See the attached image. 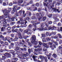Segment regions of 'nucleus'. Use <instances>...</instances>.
Instances as JSON below:
<instances>
[{"mask_svg":"<svg viewBox=\"0 0 62 62\" xmlns=\"http://www.w3.org/2000/svg\"><path fill=\"white\" fill-rule=\"evenodd\" d=\"M5 31V29L3 27H2L1 28V32H3V31Z\"/></svg>","mask_w":62,"mask_h":62,"instance_id":"obj_21","label":"nucleus"},{"mask_svg":"<svg viewBox=\"0 0 62 62\" xmlns=\"http://www.w3.org/2000/svg\"><path fill=\"white\" fill-rule=\"evenodd\" d=\"M18 37L20 39H23V37L22 36V34L21 33H19Z\"/></svg>","mask_w":62,"mask_h":62,"instance_id":"obj_13","label":"nucleus"},{"mask_svg":"<svg viewBox=\"0 0 62 62\" xmlns=\"http://www.w3.org/2000/svg\"><path fill=\"white\" fill-rule=\"evenodd\" d=\"M48 44L49 45H50L51 46H52V44H53V43L52 42H49L48 43Z\"/></svg>","mask_w":62,"mask_h":62,"instance_id":"obj_29","label":"nucleus"},{"mask_svg":"<svg viewBox=\"0 0 62 62\" xmlns=\"http://www.w3.org/2000/svg\"><path fill=\"white\" fill-rule=\"evenodd\" d=\"M10 11H10L9 9H8V10L7 9H5L3 11L4 14L5 16V18H8V17L9 19L10 20H12L13 21H14V18H11L9 16L8 13H10Z\"/></svg>","mask_w":62,"mask_h":62,"instance_id":"obj_1","label":"nucleus"},{"mask_svg":"<svg viewBox=\"0 0 62 62\" xmlns=\"http://www.w3.org/2000/svg\"><path fill=\"white\" fill-rule=\"evenodd\" d=\"M34 51L35 52H38V51H39V48L35 49Z\"/></svg>","mask_w":62,"mask_h":62,"instance_id":"obj_28","label":"nucleus"},{"mask_svg":"<svg viewBox=\"0 0 62 62\" xmlns=\"http://www.w3.org/2000/svg\"><path fill=\"white\" fill-rule=\"evenodd\" d=\"M19 13L21 15L22 14V10H21L19 11Z\"/></svg>","mask_w":62,"mask_h":62,"instance_id":"obj_55","label":"nucleus"},{"mask_svg":"<svg viewBox=\"0 0 62 62\" xmlns=\"http://www.w3.org/2000/svg\"><path fill=\"white\" fill-rule=\"evenodd\" d=\"M5 16H4L2 15V16H0V20H1V19H4L5 17V16Z\"/></svg>","mask_w":62,"mask_h":62,"instance_id":"obj_18","label":"nucleus"},{"mask_svg":"<svg viewBox=\"0 0 62 62\" xmlns=\"http://www.w3.org/2000/svg\"><path fill=\"white\" fill-rule=\"evenodd\" d=\"M31 31V30H27L26 29L24 31V33H27L29 31Z\"/></svg>","mask_w":62,"mask_h":62,"instance_id":"obj_15","label":"nucleus"},{"mask_svg":"<svg viewBox=\"0 0 62 62\" xmlns=\"http://www.w3.org/2000/svg\"><path fill=\"white\" fill-rule=\"evenodd\" d=\"M42 41L43 42H45L46 41V40H45V38H43L42 39Z\"/></svg>","mask_w":62,"mask_h":62,"instance_id":"obj_56","label":"nucleus"},{"mask_svg":"<svg viewBox=\"0 0 62 62\" xmlns=\"http://www.w3.org/2000/svg\"><path fill=\"white\" fill-rule=\"evenodd\" d=\"M10 52V53H11L12 54L14 52V51L13 50H9Z\"/></svg>","mask_w":62,"mask_h":62,"instance_id":"obj_43","label":"nucleus"},{"mask_svg":"<svg viewBox=\"0 0 62 62\" xmlns=\"http://www.w3.org/2000/svg\"><path fill=\"white\" fill-rule=\"evenodd\" d=\"M36 19H38V21H40L41 18H42V17H43L44 15L43 14L40 13V14L39 13H37L36 14Z\"/></svg>","mask_w":62,"mask_h":62,"instance_id":"obj_3","label":"nucleus"},{"mask_svg":"<svg viewBox=\"0 0 62 62\" xmlns=\"http://www.w3.org/2000/svg\"><path fill=\"white\" fill-rule=\"evenodd\" d=\"M13 3L14 4H15L17 3V2H16V0H14V2H13Z\"/></svg>","mask_w":62,"mask_h":62,"instance_id":"obj_48","label":"nucleus"},{"mask_svg":"<svg viewBox=\"0 0 62 62\" xmlns=\"http://www.w3.org/2000/svg\"><path fill=\"white\" fill-rule=\"evenodd\" d=\"M12 46H9V49H11L12 48Z\"/></svg>","mask_w":62,"mask_h":62,"instance_id":"obj_58","label":"nucleus"},{"mask_svg":"<svg viewBox=\"0 0 62 62\" xmlns=\"http://www.w3.org/2000/svg\"><path fill=\"white\" fill-rule=\"evenodd\" d=\"M58 35L59 37V38H60V39H61L62 38V36L61 35H60V34H58Z\"/></svg>","mask_w":62,"mask_h":62,"instance_id":"obj_36","label":"nucleus"},{"mask_svg":"<svg viewBox=\"0 0 62 62\" xmlns=\"http://www.w3.org/2000/svg\"><path fill=\"white\" fill-rule=\"evenodd\" d=\"M12 54H13V55L14 56H13V57H15V53H14V51Z\"/></svg>","mask_w":62,"mask_h":62,"instance_id":"obj_34","label":"nucleus"},{"mask_svg":"<svg viewBox=\"0 0 62 62\" xmlns=\"http://www.w3.org/2000/svg\"><path fill=\"white\" fill-rule=\"evenodd\" d=\"M3 23L4 24L3 25V27L5 28L7 26L6 24V20H4V21L3 22Z\"/></svg>","mask_w":62,"mask_h":62,"instance_id":"obj_10","label":"nucleus"},{"mask_svg":"<svg viewBox=\"0 0 62 62\" xmlns=\"http://www.w3.org/2000/svg\"><path fill=\"white\" fill-rule=\"evenodd\" d=\"M46 19V17H44L43 18V21H45Z\"/></svg>","mask_w":62,"mask_h":62,"instance_id":"obj_50","label":"nucleus"},{"mask_svg":"<svg viewBox=\"0 0 62 62\" xmlns=\"http://www.w3.org/2000/svg\"><path fill=\"white\" fill-rule=\"evenodd\" d=\"M52 56L55 58L56 57H57V55L55 53H54L52 55Z\"/></svg>","mask_w":62,"mask_h":62,"instance_id":"obj_17","label":"nucleus"},{"mask_svg":"<svg viewBox=\"0 0 62 62\" xmlns=\"http://www.w3.org/2000/svg\"><path fill=\"white\" fill-rule=\"evenodd\" d=\"M45 24V23H42L41 24V28H39V30H44V29H43V27H44V25Z\"/></svg>","mask_w":62,"mask_h":62,"instance_id":"obj_4","label":"nucleus"},{"mask_svg":"<svg viewBox=\"0 0 62 62\" xmlns=\"http://www.w3.org/2000/svg\"><path fill=\"white\" fill-rule=\"evenodd\" d=\"M60 4V2H57L56 3L55 5L56 6H59V5Z\"/></svg>","mask_w":62,"mask_h":62,"instance_id":"obj_27","label":"nucleus"},{"mask_svg":"<svg viewBox=\"0 0 62 62\" xmlns=\"http://www.w3.org/2000/svg\"><path fill=\"white\" fill-rule=\"evenodd\" d=\"M46 40L49 41L51 40V38H46Z\"/></svg>","mask_w":62,"mask_h":62,"instance_id":"obj_25","label":"nucleus"},{"mask_svg":"<svg viewBox=\"0 0 62 62\" xmlns=\"http://www.w3.org/2000/svg\"><path fill=\"white\" fill-rule=\"evenodd\" d=\"M30 32H29L27 33L28 35H31L32 34V31H31V30Z\"/></svg>","mask_w":62,"mask_h":62,"instance_id":"obj_31","label":"nucleus"},{"mask_svg":"<svg viewBox=\"0 0 62 62\" xmlns=\"http://www.w3.org/2000/svg\"><path fill=\"white\" fill-rule=\"evenodd\" d=\"M44 59L45 60V62H47V61H48V60H47V57H44Z\"/></svg>","mask_w":62,"mask_h":62,"instance_id":"obj_19","label":"nucleus"},{"mask_svg":"<svg viewBox=\"0 0 62 62\" xmlns=\"http://www.w3.org/2000/svg\"><path fill=\"white\" fill-rule=\"evenodd\" d=\"M8 54H9V53H6L5 54H4V55H5V56H7L8 55Z\"/></svg>","mask_w":62,"mask_h":62,"instance_id":"obj_33","label":"nucleus"},{"mask_svg":"<svg viewBox=\"0 0 62 62\" xmlns=\"http://www.w3.org/2000/svg\"><path fill=\"white\" fill-rule=\"evenodd\" d=\"M23 0H19V1H18V2L20 4H21L23 2Z\"/></svg>","mask_w":62,"mask_h":62,"instance_id":"obj_20","label":"nucleus"},{"mask_svg":"<svg viewBox=\"0 0 62 62\" xmlns=\"http://www.w3.org/2000/svg\"><path fill=\"white\" fill-rule=\"evenodd\" d=\"M39 45H42V43H41V42L39 41Z\"/></svg>","mask_w":62,"mask_h":62,"instance_id":"obj_57","label":"nucleus"},{"mask_svg":"<svg viewBox=\"0 0 62 62\" xmlns=\"http://www.w3.org/2000/svg\"><path fill=\"white\" fill-rule=\"evenodd\" d=\"M54 43L55 44V45H57H57H58V44L56 42H54Z\"/></svg>","mask_w":62,"mask_h":62,"instance_id":"obj_41","label":"nucleus"},{"mask_svg":"<svg viewBox=\"0 0 62 62\" xmlns=\"http://www.w3.org/2000/svg\"><path fill=\"white\" fill-rule=\"evenodd\" d=\"M43 4L44 6L45 7H46V6H47V5L49 6V5L51 4V3H50V2H46L45 4L44 2Z\"/></svg>","mask_w":62,"mask_h":62,"instance_id":"obj_6","label":"nucleus"},{"mask_svg":"<svg viewBox=\"0 0 62 62\" xmlns=\"http://www.w3.org/2000/svg\"><path fill=\"white\" fill-rule=\"evenodd\" d=\"M54 19H55V21H56V22H57V21H58V20H59V19H57V18L56 17H54Z\"/></svg>","mask_w":62,"mask_h":62,"instance_id":"obj_16","label":"nucleus"},{"mask_svg":"<svg viewBox=\"0 0 62 62\" xmlns=\"http://www.w3.org/2000/svg\"><path fill=\"white\" fill-rule=\"evenodd\" d=\"M3 5L4 6H6V3L5 2H4L3 3Z\"/></svg>","mask_w":62,"mask_h":62,"instance_id":"obj_60","label":"nucleus"},{"mask_svg":"<svg viewBox=\"0 0 62 62\" xmlns=\"http://www.w3.org/2000/svg\"><path fill=\"white\" fill-rule=\"evenodd\" d=\"M36 29L37 30H39V28H36L35 29L33 28V30L34 31H35Z\"/></svg>","mask_w":62,"mask_h":62,"instance_id":"obj_30","label":"nucleus"},{"mask_svg":"<svg viewBox=\"0 0 62 62\" xmlns=\"http://www.w3.org/2000/svg\"><path fill=\"white\" fill-rule=\"evenodd\" d=\"M35 22H37V21H31V23H34Z\"/></svg>","mask_w":62,"mask_h":62,"instance_id":"obj_45","label":"nucleus"},{"mask_svg":"<svg viewBox=\"0 0 62 62\" xmlns=\"http://www.w3.org/2000/svg\"><path fill=\"white\" fill-rule=\"evenodd\" d=\"M14 59L15 61H17V60H18V59L16 58H14Z\"/></svg>","mask_w":62,"mask_h":62,"instance_id":"obj_37","label":"nucleus"},{"mask_svg":"<svg viewBox=\"0 0 62 62\" xmlns=\"http://www.w3.org/2000/svg\"><path fill=\"white\" fill-rule=\"evenodd\" d=\"M35 10H37V7H35V9L33 10V11H35Z\"/></svg>","mask_w":62,"mask_h":62,"instance_id":"obj_40","label":"nucleus"},{"mask_svg":"<svg viewBox=\"0 0 62 62\" xmlns=\"http://www.w3.org/2000/svg\"><path fill=\"white\" fill-rule=\"evenodd\" d=\"M23 38L24 39H27V37L26 36H23Z\"/></svg>","mask_w":62,"mask_h":62,"instance_id":"obj_63","label":"nucleus"},{"mask_svg":"<svg viewBox=\"0 0 62 62\" xmlns=\"http://www.w3.org/2000/svg\"><path fill=\"white\" fill-rule=\"evenodd\" d=\"M49 46H46L45 47L43 48V51H46V50H47V49L48 48H49Z\"/></svg>","mask_w":62,"mask_h":62,"instance_id":"obj_11","label":"nucleus"},{"mask_svg":"<svg viewBox=\"0 0 62 62\" xmlns=\"http://www.w3.org/2000/svg\"><path fill=\"white\" fill-rule=\"evenodd\" d=\"M0 43H1V44H2L3 46H5V44L4 41H1V42Z\"/></svg>","mask_w":62,"mask_h":62,"instance_id":"obj_23","label":"nucleus"},{"mask_svg":"<svg viewBox=\"0 0 62 62\" xmlns=\"http://www.w3.org/2000/svg\"><path fill=\"white\" fill-rule=\"evenodd\" d=\"M19 30L21 32H23V30L21 28H19Z\"/></svg>","mask_w":62,"mask_h":62,"instance_id":"obj_49","label":"nucleus"},{"mask_svg":"<svg viewBox=\"0 0 62 62\" xmlns=\"http://www.w3.org/2000/svg\"><path fill=\"white\" fill-rule=\"evenodd\" d=\"M47 45L46 44H45L44 43H43V45L44 46H46V45Z\"/></svg>","mask_w":62,"mask_h":62,"instance_id":"obj_52","label":"nucleus"},{"mask_svg":"<svg viewBox=\"0 0 62 62\" xmlns=\"http://www.w3.org/2000/svg\"><path fill=\"white\" fill-rule=\"evenodd\" d=\"M20 21H18L17 22V24H20Z\"/></svg>","mask_w":62,"mask_h":62,"instance_id":"obj_62","label":"nucleus"},{"mask_svg":"<svg viewBox=\"0 0 62 62\" xmlns=\"http://www.w3.org/2000/svg\"><path fill=\"white\" fill-rule=\"evenodd\" d=\"M7 62H11V61L10 59H8L7 60Z\"/></svg>","mask_w":62,"mask_h":62,"instance_id":"obj_64","label":"nucleus"},{"mask_svg":"<svg viewBox=\"0 0 62 62\" xmlns=\"http://www.w3.org/2000/svg\"><path fill=\"white\" fill-rule=\"evenodd\" d=\"M48 24H51L52 23V21L48 22Z\"/></svg>","mask_w":62,"mask_h":62,"instance_id":"obj_44","label":"nucleus"},{"mask_svg":"<svg viewBox=\"0 0 62 62\" xmlns=\"http://www.w3.org/2000/svg\"><path fill=\"white\" fill-rule=\"evenodd\" d=\"M45 34L46 36H49V32H46Z\"/></svg>","mask_w":62,"mask_h":62,"instance_id":"obj_47","label":"nucleus"},{"mask_svg":"<svg viewBox=\"0 0 62 62\" xmlns=\"http://www.w3.org/2000/svg\"><path fill=\"white\" fill-rule=\"evenodd\" d=\"M51 6L50 7H49L48 8L49 10H51V9H52V8L54 7V4L53 3H52L50 4Z\"/></svg>","mask_w":62,"mask_h":62,"instance_id":"obj_7","label":"nucleus"},{"mask_svg":"<svg viewBox=\"0 0 62 62\" xmlns=\"http://www.w3.org/2000/svg\"><path fill=\"white\" fill-rule=\"evenodd\" d=\"M15 23V22H12L11 23V25H13Z\"/></svg>","mask_w":62,"mask_h":62,"instance_id":"obj_42","label":"nucleus"},{"mask_svg":"<svg viewBox=\"0 0 62 62\" xmlns=\"http://www.w3.org/2000/svg\"><path fill=\"white\" fill-rule=\"evenodd\" d=\"M36 5L37 7H39V4L38 3H37L36 4Z\"/></svg>","mask_w":62,"mask_h":62,"instance_id":"obj_39","label":"nucleus"},{"mask_svg":"<svg viewBox=\"0 0 62 62\" xmlns=\"http://www.w3.org/2000/svg\"><path fill=\"white\" fill-rule=\"evenodd\" d=\"M8 43L7 42H5L4 43V45H8Z\"/></svg>","mask_w":62,"mask_h":62,"instance_id":"obj_46","label":"nucleus"},{"mask_svg":"<svg viewBox=\"0 0 62 62\" xmlns=\"http://www.w3.org/2000/svg\"><path fill=\"white\" fill-rule=\"evenodd\" d=\"M31 39L32 41H31V43L33 44L34 43L35 45H37L38 42L37 41H35L36 39V37L35 35H33L31 37Z\"/></svg>","mask_w":62,"mask_h":62,"instance_id":"obj_2","label":"nucleus"},{"mask_svg":"<svg viewBox=\"0 0 62 62\" xmlns=\"http://www.w3.org/2000/svg\"><path fill=\"white\" fill-rule=\"evenodd\" d=\"M28 45L29 46H31V43H30L29 42H28Z\"/></svg>","mask_w":62,"mask_h":62,"instance_id":"obj_35","label":"nucleus"},{"mask_svg":"<svg viewBox=\"0 0 62 62\" xmlns=\"http://www.w3.org/2000/svg\"><path fill=\"white\" fill-rule=\"evenodd\" d=\"M39 58L40 59H41V61L42 62L43 61V59H44V56H42L41 55H40L39 56Z\"/></svg>","mask_w":62,"mask_h":62,"instance_id":"obj_12","label":"nucleus"},{"mask_svg":"<svg viewBox=\"0 0 62 62\" xmlns=\"http://www.w3.org/2000/svg\"><path fill=\"white\" fill-rule=\"evenodd\" d=\"M18 7V6L17 5L15 6L14 5L13 6V10H14V11H16L17 9H16V8H17V7Z\"/></svg>","mask_w":62,"mask_h":62,"instance_id":"obj_8","label":"nucleus"},{"mask_svg":"<svg viewBox=\"0 0 62 62\" xmlns=\"http://www.w3.org/2000/svg\"><path fill=\"white\" fill-rule=\"evenodd\" d=\"M52 16V14H50L48 15V16L49 18L51 17Z\"/></svg>","mask_w":62,"mask_h":62,"instance_id":"obj_54","label":"nucleus"},{"mask_svg":"<svg viewBox=\"0 0 62 62\" xmlns=\"http://www.w3.org/2000/svg\"><path fill=\"white\" fill-rule=\"evenodd\" d=\"M56 28V27H55L54 26H53L51 28V30H54V29L55 28Z\"/></svg>","mask_w":62,"mask_h":62,"instance_id":"obj_24","label":"nucleus"},{"mask_svg":"<svg viewBox=\"0 0 62 62\" xmlns=\"http://www.w3.org/2000/svg\"><path fill=\"white\" fill-rule=\"evenodd\" d=\"M6 57L4 56H2V58L3 60H4L5 59H6Z\"/></svg>","mask_w":62,"mask_h":62,"instance_id":"obj_51","label":"nucleus"},{"mask_svg":"<svg viewBox=\"0 0 62 62\" xmlns=\"http://www.w3.org/2000/svg\"><path fill=\"white\" fill-rule=\"evenodd\" d=\"M25 53V54H23L24 57H25L26 56H28V52H26Z\"/></svg>","mask_w":62,"mask_h":62,"instance_id":"obj_14","label":"nucleus"},{"mask_svg":"<svg viewBox=\"0 0 62 62\" xmlns=\"http://www.w3.org/2000/svg\"><path fill=\"white\" fill-rule=\"evenodd\" d=\"M36 18V17L35 16H32L31 17V19L32 20H34V19H35Z\"/></svg>","mask_w":62,"mask_h":62,"instance_id":"obj_32","label":"nucleus"},{"mask_svg":"<svg viewBox=\"0 0 62 62\" xmlns=\"http://www.w3.org/2000/svg\"><path fill=\"white\" fill-rule=\"evenodd\" d=\"M20 48V47H16V48L15 49V51H17V50H19V49Z\"/></svg>","mask_w":62,"mask_h":62,"instance_id":"obj_26","label":"nucleus"},{"mask_svg":"<svg viewBox=\"0 0 62 62\" xmlns=\"http://www.w3.org/2000/svg\"><path fill=\"white\" fill-rule=\"evenodd\" d=\"M32 3H33V0H31L30 1L29 4H32Z\"/></svg>","mask_w":62,"mask_h":62,"instance_id":"obj_59","label":"nucleus"},{"mask_svg":"<svg viewBox=\"0 0 62 62\" xmlns=\"http://www.w3.org/2000/svg\"><path fill=\"white\" fill-rule=\"evenodd\" d=\"M53 9L54 11L55 12H57L58 13H59V12H60V11H61V10H59L58 9H57L56 7H55L54 8H53Z\"/></svg>","mask_w":62,"mask_h":62,"instance_id":"obj_5","label":"nucleus"},{"mask_svg":"<svg viewBox=\"0 0 62 62\" xmlns=\"http://www.w3.org/2000/svg\"><path fill=\"white\" fill-rule=\"evenodd\" d=\"M32 50L30 48H29L28 49V52L29 54H30V53H31V51H32Z\"/></svg>","mask_w":62,"mask_h":62,"instance_id":"obj_22","label":"nucleus"},{"mask_svg":"<svg viewBox=\"0 0 62 62\" xmlns=\"http://www.w3.org/2000/svg\"><path fill=\"white\" fill-rule=\"evenodd\" d=\"M28 5H29V3H28L27 4H26V3H25L24 4V6L25 7H26V6H28Z\"/></svg>","mask_w":62,"mask_h":62,"instance_id":"obj_38","label":"nucleus"},{"mask_svg":"<svg viewBox=\"0 0 62 62\" xmlns=\"http://www.w3.org/2000/svg\"><path fill=\"white\" fill-rule=\"evenodd\" d=\"M16 27V26L15 25L12 27V29H14V28H15Z\"/></svg>","mask_w":62,"mask_h":62,"instance_id":"obj_61","label":"nucleus"},{"mask_svg":"<svg viewBox=\"0 0 62 62\" xmlns=\"http://www.w3.org/2000/svg\"><path fill=\"white\" fill-rule=\"evenodd\" d=\"M7 41H8L9 43H10L11 42H10V40L9 39H7Z\"/></svg>","mask_w":62,"mask_h":62,"instance_id":"obj_53","label":"nucleus"},{"mask_svg":"<svg viewBox=\"0 0 62 62\" xmlns=\"http://www.w3.org/2000/svg\"><path fill=\"white\" fill-rule=\"evenodd\" d=\"M37 57H38V56H36L33 55L32 56V57L33 58L34 61H37V59H36V58Z\"/></svg>","mask_w":62,"mask_h":62,"instance_id":"obj_9","label":"nucleus"}]
</instances>
